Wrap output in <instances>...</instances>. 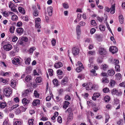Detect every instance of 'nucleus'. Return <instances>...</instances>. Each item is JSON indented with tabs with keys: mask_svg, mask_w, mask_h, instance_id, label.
Returning a JSON list of instances; mask_svg holds the SVG:
<instances>
[{
	"mask_svg": "<svg viewBox=\"0 0 125 125\" xmlns=\"http://www.w3.org/2000/svg\"><path fill=\"white\" fill-rule=\"evenodd\" d=\"M3 93L6 96H9L12 94V92L10 88L7 87L4 89Z\"/></svg>",
	"mask_w": 125,
	"mask_h": 125,
	"instance_id": "1",
	"label": "nucleus"
},
{
	"mask_svg": "<svg viewBox=\"0 0 125 125\" xmlns=\"http://www.w3.org/2000/svg\"><path fill=\"white\" fill-rule=\"evenodd\" d=\"M80 51V49L78 46H75L72 48V53L73 55L76 56L79 54Z\"/></svg>",
	"mask_w": 125,
	"mask_h": 125,
	"instance_id": "2",
	"label": "nucleus"
},
{
	"mask_svg": "<svg viewBox=\"0 0 125 125\" xmlns=\"http://www.w3.org/2000/svg\"><path fill=\"white\" fill-rule=\"evenodd\" d=\"M107 53V52L105 49L102 47L100 48L99 50V54L102 56L104 57Z\"/></svg>",
	"mask_w": 125,
	"mask_h": 125,
	"instance_id": "3",
	"label": "nucleus"
},
{
	"mask_svg": "<svg viewBox=\"0 0 125 125\" xmlns=\"http://www.w3.org/2000/svg\"><path fill=\"white\" fill-rule=\"evenodd\" d=\"M33 9V17H37L38 16L39 12L36 8V6H33L32 7Z\"/></svg>",
	"mask_w": 125,
	"mask_h": 125,
	"instance_id": "4",
	"label": "nucleus"
},
{
	"mask_svg": "<svg viewBox=\"0 0 125 125\" xmlns=\"http://www.w3.org/2000/svg\"><path fill=\"white\" fill-rule=\"evenodd\" d=\"M68 81V77L67 76H65L62 80L61 82V84L65 86L67 84Z\"/></svg>",
	"mask_w": 125,
	"mask_h": 125,
	"instance_id": "5",
	"label": "nucleus"
},
{
	"mask_svg": "<svg viewBox=\"0 0 125 125\" xmlns=\"http://www.w3.org/2000/svg\"><path fill=\"white\" fill-rule=\"evenodd\" d=\"M3 48L6 51H9L12 49V45L10 44L5 45L4 46Z\"/></svg>",
	"mask_w": 125,
	"mask_h": 125,
	"instance_id": "6",
	"label": "nucleus"
},
{
	"mask_svg": "<svg viewBox=\"0 0 125 125\" xmlns=\"http://www.w3.org/2000/svg\"><path fill=\"white\" fill-rule=\"evenodd\" d=\"M110 51L114 54L117 52L118 51L117 48L116 46H111L109 49Z\"/></svg>",
	"mask_w": 125,
	"mask_h": 125,
	"instance_id": "7",
	"label": "nucleus"
},
{
	"mask_svg": "<svg viewBox=\"0 0 125 125\" xmlns=\"http://www.w3.org/2000/svg\"><path fill=\"white\" fill-rule=\"evenodd\" d=\"M93 84L92 83L90 82L87 83L86 87V89L87 90H90L92 89L93 88Z\"/></svg>",
	"mask_w": 125,
	"mask_h": 125,
	"instance_id": "8",
	"label": "nucleus"
},
{
	"mask_svg": "<svg viewBox=\"0 0 125 125\" xmlns=\"http://www.w3.org/2000/svg\"><path fill=\"white\" fill-rule=\"evenodd\" d=\"M31 92V90L30 89H27L26 90L22 92V96L24 97L28 95V94Z\"/></svg>",
	"mask_w": 125,
	"mask_h": 125,
	"instance_id": "9",
	"label": "nucleus"
},
{
	"mask_svg": "<svg viewBox=\"0 0 125 125\" xmlns=\"http://www.w3.org/2000/svg\"><path fill=\"white\" fill-rule=\"evenodd\" d=\"M116 82L115 80L111 79L109 84V86L111 88H113L115 85Z\"/></svg>",
	"mask_w": 125,
	"mask_h": 125,
	"instance_id": "10",
	"label": "nucleus"
},
{
	"mask_svg": "<svg viewBox=\"0 0 125 125\" xmlns=\"http://www.w3.org/2000/svg\"><path fill=\"white\" fill-rule=\"evenodd\" d=\"M40 104V100L38 99H35L32 102L33 105V106L39 105Z\"/></svg>",
	"mask_w": 125,
	"mask_h": 125,
	"instance_id": "11",
	"label": "nucleus"
},
{
	"mask_svg": "<svg viewBox=\"0 0 125 125\" xmlns=\"http://www.w3.org/2000/svg\"><path fill=\"white\" fill-rule=\"evenodd\" d=\"M70 103L69 102L67 101H65L63 103V107L65 110L68 107Z\"/></svg>",
	"mask_w": 125,
	"mask_h": 125,
	"instance_id": "12",
	"label": "nucleus"
},
{
	"mask_svg": "<svg viewBox=\"0 0 125 125\" xmlns=\"http://www.w3.org/2000/svg\"><path fill=\"white\" fill-rule=\"evenodd\" d=\"M16 32L20 35L22 34L23 32V29L22 28H17L16 31Z\"/></svg>",
	"mask_w": 125,
	"mask_h": 125,
	"instance_id": "13",
	"label": "nucleus"
},
{
	"mask_svg": "<svg viewBox=\"0 0 125 125\" xmlns=\"http://www.w3.org/2000/svg\"><path fill=\"white\" fill-rule=\"evenodd\" d=\"M48 12L49 15L51 16L52 15L53 8L52 7L50 6L48 8Z\"/></svg>",
	"mask_w": 125,
	"mask_h": 125,
	"instance_id": "14",
	"label": "nucleus"
},
{
	"mask_svg": "<svg viewBox=\"0 0 125 125\" xmlns=\"http://www.w3.org/2000/svg\"><path fill=\"white\" fill-rule=\"evenodd\" d=\"M62 66V63L59 62L54 64V66L55 68H59Z\"/></svg>",
	"mask_w": 125,
	"mask_h": 125,
	"instance_id": "15",
	"label": "nucleus"
},
{
	"mask_svg": "<svg viewBox=\"0 0 125 125\" xmlns=\"http://www.w3.org/2000/svg\"><path fill=\"white\" fill-rule=\"evenodd\" d=\"M12 63L15 65L18 64L20 62V60L18 58H14L12 61Z\"/></svg>",
	"mask_w": 125,
	"mask_h": 125,
	"instance_id": "16",
	"label": "nucleus"
},
{
	"mask_svg": "<svg viewBox=\"0 0 125 125\" xmlns=\"http://www.w3.org/2000/svg\"><path fill=\"white\" fill-rule=\"evenodd\" d=\"M25 80L26 82H28L29 83H30V84L31 83V77L30 75H28L25 78Z\"/></svg>",
	"mask_w": 125,
	"mask_h": 125,
	"instance_id": "17",
	"label": "nucleus"
},
{
	"mask_svg": "<svg viewBox=\"0 0 125 125\" xmlns=\"http://www.w3.org/2000/svg\"><path fill=\"white\" fill-rule=\"evenodd\" d=\"M90 75L91 76H95L97 75V74L96 73V71L94 69H92L90 71Z\"/></svg>",
	"mask_w": 125,
	"mask_h": 125,
	"instance_id": "18",
	"label": "nucleus"
},
{
	"mask_svg": "<svg viewBox=\"0 0 125 125\" xmlns=\"http://www.w3.org/2000/svg\"><path fill=\"white\" fill-rule=\"evenodd\" d=\"M110 9L111 10L110 11L111 13L112 14H113L115 13V4H114L112 6Z\"/></svg>",
	"mask_w": 125,
	"mask_h": 125,
	"instance_id": "19",
	"label": "nucleus"
},
{
	"mask_svg": "<svg viewBox=\"0 0 125 125\" xmlns=\"http://www.w3.org/2000/svg\"><path fill=\"white\" fill-rule=\"evenodd\" d=\"M16 80L12 79L11 81L10 85L13 88H14L16 86Z\"/></svg>",
	"mask_w": 125,
	"mask_h": 125,
	"instance_id": "20",
	"label": "nucleus"
},
{
	"mask_svg": "<svg viewBox=\"0 0 125 125\" xmlns=\"http://www.w3.org/2000/svg\"><path fill=\"white\" fill-rule=\"evenodd\" d=\"M118 18L119 21L120 23L121 24L123 23L124 18L123 16L122 15H120L119 16Z\"/></svg>",
	"mask_w": 125,
	"mask_h": 125,
	"instance_id": "21",
	"label": "nucleus"
},
{
	"mask_svg": "<svg viewBox=\"0 0 125 125\" xmlns=\"http://www.w3.org/2000/svg\"><path fill=\"white\" fill-rule=\"evenodd\" d=\"M108 75L110 76H113L114 75L115 73L114 70L112 69L108 70Z\"/></svg>",
	"mask_w": 125,
	"mask_h": 125,
	"instance_id": "22",
	"label": "nucleus"
},
{
	"mask_svg": "<svg viewBox=\"0 0 125 125\" xmlns=\"http://www.w3.org/2000/svg\"><path fill=\"white\" fill-rule=\"evenodd\" d=\"M22 103L24 105H25L29 103V101L26 99L24 98L22 100Z\"/></svg>",
	"mask_w": 125,
	"mask_h": 125,
	"instance_id": "23",
	"label": "nucleus"
},
{
	"mask_svg": "<svg viewBox=\"0 0 125 125\" xmlns=\"http://www.w3.org/2000/svg\"><path fill=\"white\" fill-rule=\"evenodd\" d=\"M102 82L104 83H107L109 82V80L107 77H103L102 79Z\"/></svg>",
	"mask_w": 125,
	"mask_h": 125,
	"instance_id": "24",
	"label": "nucleus"
},
{
	"mask_svg": "<svg viewBox=\"0 0 125 125\" xmlns=\"http://www.w3.org/2000/svg\"><path fill=\"white\" fill-rule=\"evenodd\" d=\"M73 117V115L69 114L68 115V117L67 118V121L68 122H70L72 121Z\"/></svg>",
	"mask_w": 125,
	"mask_h": 125,
	"instance_id": "25",
	"label": "nucleus"
},
{
	"mask_svg": "<svg viewBox=\"0 0 125 125\" xmlns=\"http://www.w3.org/2000/svg\"><path fill=\"white\" fill-rule=\"evenodd\" d=\"M116 79L120 81L121 78V75L120 73H117L115 75Z\"/></svg>",
	"mask_w": 125,
	"mask_h": 125,
	"instance_id": "26",
	"label": "nucleus"
},
{
	"mask_svg": "<svg viewBox=\"0 0 125 125\" xmlns=\"http://www.w3.org/2000/svg\"><path fill=\"white\" fill-rule=\"evenodd\" d=\"M18 10L19 12L23 14L25 13V10L23 8L21 7H19L18 8Z\"/></svg>",
	"mask_w": 125,
	"mask_h": 125,
	"instance_id": "27",
	"label": "nucleus"
},
{
	"mask_svg": "<svg viewBox=\"0 0 125 125\" xmlns=\"http://www.w3.org/2000/svg\"><path fill=\"white\" fill-rule=\"evenodd\" d=\"M34 95H33V96H34V97H35V98H39L40 94L38 93L37 91L36 90H35L33 94Z\"/></svg>",
	"mask_w": 125,
	"mask_h": 125,
	"instance_id": "28",
	"label": "nucleus"
},
{
	"mask_svg": "<svg viewBox=\"0 0 125 125\" xmlns=\"http://www.w3.org/2000/svg\"><path fill=\"white\" fill-rule=\"evenodd\" d=\"M72 112V108L71 107H70L68 108L66 111H65V112L66 113L67 112H68L69 113V115L70 114L73 115Z\"/></svg>",
	"mask_w": 125,
	"mask_h": 125,
	"instance_id": "29",
	"label": "nucleus"
},
{
	"mask_svg": "<svg viewBox=\"0 0 125 125\" xmlns=\"http://www.w3.org/2000/svg\"><path fill=\"white\" fill-rule=\"evenodd\" d=\"M42 78L41 77H38L36 79L35 81L37 83H40L42 81Z\"/></svg>",
	"mask_w": 125,
	"mask_h": 125,
	"instance_id": "30",
	"label": "nucleus"
},
{
	"mask_svg": "<svg viewBox=\"0 0 125 125\" xmlns=\"http://www.w3.org/2000/svg\"><path fill=\"white\" fill-rule=\"evenodd\" d=\"M53 84L56 86H58V81L57 79H54L53 81Z\"/></svg>",
	"mask_w": 125,
	"mask_h": 125,
	"instance_id": "31",
	"label": "nucleus"
},
{
	"mask_svg": "<svg viewBox=\"0 0 125 125\" xmlns=\"http://www.w3.org/2000/svg\"><path fill=\"white\" fill-rule=\"evenodd\" d=\"M64 99L67 101H69L71 100V98L70 96L68 95V94H67L65 95L64 96Z\"/></svg>",
	"mask_w": 125,
	"mask_h": 125,
	"instance_id": "32",
	"label": "nucleus"
},
{
	"mask_svg": "<svg viewBox=\"0 0 125 125\" xmlns=\"http://www.w3.org/2000/svg\"><path fill=\"white\" fill-rule=\"evenodd\" d=\"M101 67L103 70L105 71L108 68V66L107 65L104 64L101 65Z\"/></svg>",
	"mask_w": 125,
	"mask_h": 125,
	"instance_id": "33",
	"label": "nucleus"
},
{
	"mask_svg": "<svg viewBox=\"0 0 125 125\" xmlns=\"http://www.w3.org/2000/svg\"><path fill=\"white\" fill-rule=\"evenodd\" d=\"M117 90L116 88H114L111 91V94L113 95H116Z\"/></svg>",
	"mask_w": 125,
	"mask_h": 125,
	"instance_id": "34",
	"label": "nucleus"
},
{
	"mask_svg": "<svg viewBox=\"0 0 125 125\" xmlns=\"http://www.w3.org/2000/svg\"><path fill=\"white\" fill-rule=\"evenodd\" d=\"M15 28V27L13 26H11L9 29L10 32L11 33H13L14 32Z\"/></svg>",
	"mask_w": 125,
	"mask_h": 125,
	"instance_id": "35",
	"label": "nucleus"
},
{
	"mask_svg": "<svg viewBox=\"0 0 125 125\" xmlns=\"http://www.w3.org/2000/svg\"><path fill=\"white\" fill-rule=\"evenodd\" d=\"M6 106L5 102H0V107L2 108H4Z\"/></svg>",
	"mask_w": 125,
	"mask_h": 125,
	"instance_id": "36",
	"label": "nucleus"
},
{
	"mask_svg": "<svg viewBox=\"0 0 125 125\" xmlns=\"http://www.w3.org/2000/svg\"><path fill=\"white\" fill-rule=\"evenodd\" d=\"M0 81L5 84L7 83L8 82L6 79H4L2 77L0 78Z\"/></svg>",
	"mask_w": 125,
	"mask_h": 125,
	"instance_id": "37",
	"label": "nucleus"
},
{
	"mask_svg": "<svg viewBox=\"0 0 125 125\" xmlns=\"http://www.w3.org/2000/svg\"><path fill=\"white\" fill-rule=\"evenodd\" d=\"M99 29L101 31H104L105 30V28L104 26L102 25H100L99 26Z\"/></svg>",
	"mask_w": 125,
	"mask_h": 125,
	"instance_id": "38",
	"label": "nucleus"
},
{
	"mask_svg": "<svg viewBox=\"0 0 125 125\" xmlns=\"http://www.w3.org/2000/svg\"><path fill=\"white\" fill-rule=\"evenodd\" d=\"M110 97L108 95L106 96L104 98V100L105 102H109L110 100Z\"/></svg>",
	"mask_w": 125,
	"mask_h": 125,
	"instance_id": "39",
	"label": "nucleus"
},
{
	"mask_svg": "<svg viewBox=\"0 0 125 125\" xmlns=\"http://www.w3.org/2000/svg\"><path fill=\"white\" fill-rule=\"evenodd\" d=\"M18 18L16 15H13L11 17V19L12 21H16L18 19Z\"/></svg>",
	"mask_w": 125,
	"mask_h": 125,
	"instance_id": "40",
	"label": "nucleus"
},
{
	"mask_svg": "<svg viewBox=\"0 0 125 125\" xmlns=\"http://www.w3.org/2000/svg\"><path fill=\"white\" fill-rule=\"evenodd\" d=\"M31 58H28L25 60V63L26 64H30Z\"/></svg>",
	"mask_w": 125,
	"mask_h": 125,
	"instance_id": "41",
	"label": "nucleus"
},
{
	"mask_svg": "<svg viewBox=\"0 0 125 125\" xmlns=\"http://www.w3.org/2000/svg\"><path fill=\"white\" fill-rule=\"evenodd\" d=\"M120 66L118 65H115V71L117 72H119L120 71Z\"/></svg>",
	"mask_w": 125,
	"mask_h": 125,
	"instance_id": "42",
	"label": "nucleus"
},
{
	"mask_svg": "<svg viewBox=\"0 0 125 125\" xmlns=\"http://www.w3.org/2000/svg\"><path fill=\"white\" fill-rule=\"evenodd\" d=\"M122 94V92L121 90H118L117 92L116 95L117 96H121Z\"/></svg>",
	"mask_w": 125,
	"mask_h": 125,
	"instance_id": "43",
	"label": "nucleus"
},
{
	"mask_svg": "<svg viewBox=\"0 0 125 125\" xmlns=\"http://www.w3.org/2000/svg\"><path fill=\"white\" fill-rule=\"evenodd\" d=\"M42 44L43 47L45 48L47 47L48 44L47 42L45 41H43L42 43Z\"/></svg>",
	"mask_w": 125,
	"mask_h": 125,
	"instance_id": "44",
	"label": "nucleus"
},
{
	"mask_svg": "<svg viewBox=\"0 0 125 125\" xmlns=\"http://www.w3.org/2000/svg\"><path fill=\"white\" fill-rule=\"evenodd\" d=\"M95 54V52L94 51H89L87 53V54L88 55H94Z\"/></svg>",
	"mask_w": 125,
	"mask_h": 125,
	"instance_id": "45",
	"label": "nucleus"
},
{
	"mask_svg": "<svg viewBox=\"0 0 125 125\" xmlns=\"http://www.w3.org/2000/svg\"><path fill=\"white\" fill-rule=\"evenodd\" d=\"M103 91L104 93H107L108 92L110 91V90L108 88L106 87L103 89Z\"/></svg>",
	"mask_w": 125,
	"mask_h": 125,
	"instance_id": "46",
	"label": "nucleus"
},
{
	"mask_svg": "<svg viewBox=\"0 0 125 125\" xmlns=\"http://www.w3.org/2000/svg\"><path fill=\"white\" fill-rule=\"evenodd\" d=\"M57 121L59 123H62V118L60 116H59L57 118Z\"/></svg>",
	"mask_w": 125,
	"mask_h": 125,
	"instance_id": "47",
	"label": "nucleus"
},
{
	"mask_svg": "<svg viewBox=\"0 0 125 125\" xmlns=\"http://www.w3.org/2000/svg\"><path fill=\"white\" fill-rule=\"evenodd\" d=\"M10 73V72H9L4 73L3 72H1V74L2 75V76H5L9 75Z\"/></svg>",
	"mask_w": 125,
	"mask_h": 125,
	"instance_id": "48",
	"label": "nucleus"
},
{
	"mask_svg": "<svg viewBox=\"0 0 125 125\" xmlns=\"http://www.w3.org/2000/svg\"><path fill=\"white\" fill-rule=\"evenodd\" d=\"M91 23L92 25L94 26H96L97 24L96 23L95 21L94 20H92L91 21Z\"/></svg>",
	"mask_w": 125,
	"mask_h": 125,
	"instance_id": "49",
	"label": "nucleus"
},
{
	"mask_svg": "<svg viewBox=\"0 0 125 125\" xmlns=\"http://www.w3.org/2000/svg\"><path fill=\"white\" fill-rule=\"evenodd\" d=\"M110 118V117L109 115H106L105 116V123H106L107 122Z\"/></svg>",
	"mask_w": 125,
	"mask_h": 125,
	"instance_id": "50",
	"label": "nucleus"
},
{
	"mask_svg": "<svg viewBox=\"0 0 125 125\" xmlns=\"http://www.w3.org/2000/svg\"><path fill=\"white\" fill-rule=\"evenodd\" d=\"M3 15L5 17H7L9 16V14L6 11H4L2 13Z\"/></svg>",
	"mask_w": 125,
	"mask_h": 125,
	"instance_id": "51",
	"label": "nucleus"
},
{
	"mask_svg": "<svg viewBox=\"0 0 125 125\" xmlns=\"http://www.w3.org/2000/svg\"><path fill=\"white\" fill-rule=\"evenodd\" d=\"M48 73L50 76H52L53 75V70L52 69H48Z\"/></svg>",
	"mask_w": 125,
	"mask_h": 125,
	"instance_id": "52",
	"label": "nucleus"
},
{
	"mask_svg": "<svg viewBox=\"0 0 125 125\" xmlns=\"http://www.w3.org/2000/svg\"><path fill=\"white\" fill-rule=\"evenodd\" d=\"M83 68L80 67H77L76 69V72H77L79 73L81 72Z\"/></svg>",
	"mask_w": 125,
	"mask_h": 125,
	"instance_id": "53",
	"label": "nucleus"
},
{
	"mask_svg": "<svg viewBox=\"0 0 125 125\" xmlns=\"http://www.w3.org/2000/svg\"><path fill=\"white\" fill-rule=\"evenodd\" d=\"M21 40L25 42H27L28 41V39L26 37H23L21 38Z\"/></svg>",
	"mask_w": 125,
	"mask_h": 125,
	"instance_id": "54",
	"label": "nucleus"
},
{
	"mask_svg": "<svg viewBox=\"0 0 125 125\" xmlns=\"http://www.w3.org/2000/svg\"><path fill=\"white\" fill-rule=\"evenodd\" d=\"M15 113L17 114H19L21 112L20 107L16 110L15 111Z\"/></svg>",
	"mask_w": 125,
	"mask_h": 125,
	"instance_id": "55",
	"label": "nucleus"
},
{
	"mask_svg": "<svg viewBox=\"0 0 125 125\" xmlns=\"http://www.w3.org/2000/svg\"><path fill=\"white\" fill-rule=\"evenodd\" d=\"M82 15L80 13H79L77 15V18L78 20V21H79L81 20V17Z\"/></svg>",
	"mask_w": 125,
	"mask_h": 125,
	"instance_id": "56",
	"label": "nucleus"
},
{
	"mask_svg": "<svg viewBox=\"0 0 125 125\" xmlns=\"http://www.w3.org/2000/svg\"><path fill=\"white\" fill-rule=\"evenodd\" d=\"M21 122L20 121H17L14 123V125H21Z\"/></svg>",
	"mask_w": 125,
	"mask_h": 125,
	"instance_id": "57",
	"label": "nucleus"
},
{
	"mask_svg": "<svg viewBox=\"0 0 125 125\" xmlns=\"http://www.w3.org/2000/svg\"><path fill=\"white\" fill-rule=\"evenodd\" d=\"M52 45L53 46H55V45L56 43V41L54 39H53L51 41Z\"/></svg>",
	"mask_w": 125,
	"mask_h": 125,
	"instance_id": "58",
	"label": "nucleus"
},
{
	"mask_svg": "<svg viewBox=\"0 0 125 125\" xmlns=\"http://www.w3.org/2000/svg\"><path fill=\"white\" fill-rule=\"evenodd\" d=\"M20 108L21 112L25 111L26 109V108H24L22 106H21Z\"/></svg>",
	"mask_w": 125,
	"mask_h": 125,
	"instance_id": "59",
	"label": "nucleus"
},
{
	"mask_svg": "<svg viewBox=\"0 0 125 125\" xmlns=\"http://www.w3.org/2000/svg\"><path fill=\"white\" fill-rule=\"evenodd\" d=\"M97 20L100 22H102V21L104 19L103 17H97Z\"/></svg>",
	"mask_w": 125,
	"mask_h": 125,
	"instance_id": "60",
	"label": "nucleus"
},
{
	"mask_svg": "<svg viewBox=\"0 0 125 125\" xmlns=\"http://www.w3.org/2000/svg\"><path fill=\"white\" fill-rule=\"evenodd\" d=\"M82 96H83L85 99H86L88 98L89 96V94L87 93H85L84 94H82Z\"/></svg>",
	"mask_w": 125,
	"mask_h": 125,
	"instance_id": "61",
	"label": "nucleus"
},
{
	"mask_svg": "<svg viewBox=\"0 0 125 125\" xmlns=\"http://www.w3.org/2000/svg\"><path fill=\"white\" fill-rule=\"evenodd\" d=\"M100 95V94L99 93H95L93 94V96L97 98Z\"/></svg>",
	"mask_w": 125,
	"mask_h": 125,
	"instance_id": "62",
	"label": "nucleus"
},
{
	"mask_svg": "<svg viewBox=\"0 0 125 125\" xmlns=\"http://www.w3.org/2000/svg\"><path fill=\"white\" fill-rule=\"evenodd\" d=\"M63 89L62 88L59 89L58 91L59 94V95L61 94L63 92Z\"/></svg>",
	"mask_w": 125,
	"mask_h": 125,
	"instance_id": "63",
	"label": "nucleus"
},
{
	"mask_svg": "<svg viewBox=\"0 0 125 125\" xmlns=\"http://www.w3.org/2000/svg\"><path fill=\"white\" fill-rule=\"evenodd\" d=\"M119 85L121 87H125V82H124L120 83Z\"/></svg>",
	"mask_w": 125,
	"mask_h": 125,
	"instance_id": "64",
	"label": "nucleus"
}]
</instances>
